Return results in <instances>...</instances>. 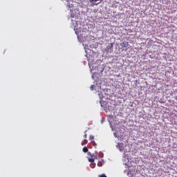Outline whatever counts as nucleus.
Listing matches in <instances>:
<instances>
[{"instance_id":"obj_10","label":"nucleus","mask_w":177,"mask_h":177,"mask_svg":"<svg viewBox=\"0 0 177 177\" xmlns=\"http://www.w3.org/2000/svg\"><path fill=\"white\" fill-rule=\"evenodd\" d=\"M104 121H106V119L104 118H102V119H101L102 124H103L104 122Z\"/></svg>"},{"instance_id":"obj_4","label":"nucleus","mask_w":177,"mask_h":177,"mask_svg":"<svg viewBox=\"0 0 177 177\" xmlns=\"http://www.w3.org/2000/svg\"><path fill=\"white\" fill-rule=\"evenodd\" d=\"M82 151L84 153H88V147H84L83 149H82Z\"/></svg>"},{"instance_id":"obj_14","label":"nucleus","mask_w":177,"mask_h":177,"mask_svg":"<svg viewBox=\"0 0 177 177\" xmlns=\"http://www.w3.org/2000/svg\"><path fill=\"white\" fill-rule=\"evenodd\" d=\"M99 177H107V176H106V174H102V175H100Z\"/></svg>"},{"instance_id":"obj_7","label":"nucleus","mask_w":177,"mask_h":177,"mask_svg":"<svg viewBox=\"0 0 177 177\" xmlns=\"http://www.w3.org/2000/svg\"><path fill=\"white\" fill-rule=\"evenodd\" d=\"M114 118V116L113 115H109V121H111V120H113Z\"/></svg>"},{"instance_id":"obj_13","label":"nucleus","mask_w":177,"mask_h":177,"mask_svg":"<svg viewBox=\"0 0 177 177\" xmlns=\"http://www.w3.org/2000/svg\"><path fill=\"white\" fill-rule=\"evenodd\" d=\"M84 139H86V138H88V134L85 133V134L84 135Z\"/></svg>"},{"instance_id":"obj_8","label":"nucleus","mask_w":177,"mask_h":177,"mask_svg":"<svg viewBox=\"0 0 177 177\" xmlns=\"http://www.w3.org/2000/svg\"><path fill=\"white\" fill-rule=\"evenodd\" d=\"M88 161L89 162H95V159L91 158H88Z\"/></svg>"},{"instance_id":"obj_9","label":"nucleus","mask_w":177,"mask_h":177,"mask_svg":"<svg viewBox=\"0 0 177 177\" xmlns=\"http://www.w3.org/2000/svg\"><path fill=\"white\" fill-rule=\"evenodd\" d=\"M90 167H91V168H95V167H96V165L95 163H91L90 165Z\"/></svg>"},{"instance_id":"obj_15","label":"nucleus","mask_w":177,"mask_h":177,"mask_svg":"<svg viewBox=\"0 0 177 177\" xmlns=\"http://www.w3.org/2000/svg\"><path fill=\"white\" fill-rule=\"evenodd\" d=\"M90 88H91V91H93V85L91 86Z\"/></svg>"},{"instance_id":"obj_5","label":"nucleus","mask_w":177,"mask_h":177,"mask_svg":"<svg viewBox=\"0 0 177 177\" xmlns=\"http://www.w3.org/2000/svg\"><path fill=\"white\" fill-rule=\"evenodd\" d=\"M91 158L94 159V160H97V156L95 155V154H92L91 155Z\"/></svg>"},{"instance_id":"obj_2","label":"nucleus","mask_w":177,"mask_h":177,"mask_svg":"<svg viewBox=\"0 0 177 177\" xmlns=\"http://www.w3.org/2000/svg\"><path fill=\"white\" fill-rule=\"evenodd\" d=\"M120 46L122 48H128L129 46V43L128 41L122 42Z\"/></svg>"},{"instance_id":"obj_1","label":"nucleus","mask_w":177,"mask_h":177,"mask_svg":"<svg viewBox=\"0 0 177 177\" xmlns=\"http://www.w3.org/2000/svg\"><path fill=\"white\" fill-rule=\"evenodd\" d=\"M113 43H111L109 45L106 46V52H108L109 53H111V52H113Z\"/></svg>"},{"instance_id":"obj_3","label":"nucleus","mask_w":177,"mask_h":177,"mask_svg":"<svg viewBox=\"0 0 177 177\" xmlns=\"http://www.w3.org/2000/svg\"><path fill=\"white\" fill-rule=\"evenodd\" d=\"M88 143V140L84 139L82 141V146H84V145H86Z\"/></svg>"},{"instance_id":"obj_11","label":"nucleus","mask_w":177,"mask_h":177,"mask_svg":"<svg viewBox=\"0 0 177 177\" xmlns=\"http://www.w3.org/2000/svg\"><path fill=\"white\" fill-rule=\"evenodd\" d=\"M91 143L93 146L96 147V142H95V141H92Z\"/></svg>"},{"instance_id":"obj_12","label":"nucleus","mask_w":177,"mask_h":177,"mask_svg":"<svg viewBox=\"0 0 177 177\" xmlns=\"http://www.w3.org/2000/svg\"><path fill=\"white\" fill-rule=\"evenodd\" d=\"M99 0H89V2H97Z\"/></svg>"},{"instance_id":"obj_6","label":"nucleus","mask_w":177,"mask_h":177,"mask_svg":"<svg viewBox=\"0 0 177 177\" xmlns=\"http://www.w3.org/2000/svg\"><path fill=\"white\" fill-rule=\"evenodd\" d=\"M93 139H95V137L91 135L89 136V140H91V142H93L94 141Z\"/></svg>"}]
</instances>
